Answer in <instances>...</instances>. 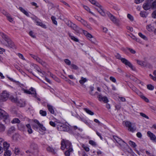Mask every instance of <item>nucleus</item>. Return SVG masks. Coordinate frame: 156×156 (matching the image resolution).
<instances>
[{
  "label": "nucleus",
  "mask_w": 156,
  "mask_h": 156,
  "mask_svg": "<svg viewBox=\"0 0 156 156\" xmlns=\"http://www.w3.org/2000/svg\"><path fill=\"white\" fill-rule=\"evenodd\" d=\"M1 36L5 41V42L3 43L4 45L9 48H16V46L14 43L9 37L3 33H1Z\"/></svg>",
  "instance_id": "f257e3e1"
},
{
  "label": "nucleus",
  "mask_w": 156,
  "mask_h": 156,
  "mask_svg": "<svg viewBox=\"0 0 156 156\" xmlns=\"http://www.w3.org/2000/svg\"><path fill=\"white\" fill-rule=\"evenodd\" d=\"M115 57L117 59L120 60L121 62L126 66H127L130 68L132 70H135V68L133 67L132 64L127 59L121 57L120 55L118 53H117L115 55Z\"/></svg>",
  "instance_id": "f03ea898"
},
{
  "label": "nucleus",
  "mask_w": 156,
  "mask_h": 156,
  "mask_svg": "<svg viewBox=\"0 0 156 156\" xmlns=\"http://www.w3.org/2000/svg\"><path fill=\"white\" fill-rule=\"evenodd\" d=\"M113 137L115 141L119 144V147L121 149L123 150L127 146L128 144L126 143L118 136H114Z\"/></svg>",
  "instance_id": "7ed1b4c3"
},
{
  "label": "nucleus",
  "mask_w": 156,
  "mask_h": 156,
  "mask_svg": "<svg viewBox=\"0 0 156 156\" xmlns=\"http://www.w3.org/2000/svg\"><path fill=\"white\" fill-rule=\"evenodd\" d=\"M61 148L62 150H64L65 149H70L72 148L71 143L69 140L63 139L61 141Z\"/></svg>",
  "instance_id": "20e7f679"
},
{
  "label": "nucleus",
  "mask_w": 156,
  "mask_h": 156,
  "mask_svg": "<svg viewBox=\"0 0 156 156\" xmlns=\"http://www.w3.org/2000/svg\"><path fill=\"white\" fill-rule=\"evenodd\" d=\"M22 90L24 93L31 94L32 96L35 98L37 97V93L35 89L32 87H31L29 90H27L24 89H23Z\"/></svg>",
  "instance_id": "39448f33"
},
{
  "label": "nucleus",
  "mask_w": 156,
  "mask_h": 156,
  "mask_svg": "<svg viewBox=\"0 0 156 156\" xmlns=\"http://www.w3.org/2000/svg\"><path fill=\"white\" fill-rule=\"evenodd\" d=\"M57 128L60 131H66L69 130V128L68 126L60 122H59Z\"/></svg>",
  "instance_id": "423d86ee"
},
{
  "label": "nucleus",
  "mask_w": 156,
  "mask_h": 156,
  "mask_svg": "<svg viewBox=\"0 0 156 156\" xmlns=\"http://www.w3.org/2000/svg\"><path fill=\"white\" fill-rule=\"evenodd\" d=\"M30 55L35 60H36L37 62L41 64V65L43 66H46L47 64L45 62L43 61L42 59H41L40 58L37 56L35 55H34L32 54H30Z\"/></svg>",
  "instance_id": "0eeeda50"
},
{
  "label": "nucleus",
  "mask_w": 156,
  "mask_h": 156,
  "mask_svg": "<svg viewBox=\"0 0 156 156\" xmlns=\"http://www.w3.org/2000/svg\"><path fill=\"white\" fill-rule=\"evenodd\" d=\"M8 114L0 108V118L3 119L4 121L5 122V121L8 119Z\"/></svg>",
  "instance_id": "6e6552de"
},
{
  "label": "nucleus",
  "mask_w": 156,
  "mask_h": 156,
  "mask_svg": "<svg viewBox=\"0 0 156 156\" xmlns=\"http://www.w3.org/2000/svg\"><path fill=\"white\" fill-rule=\"evenodd\" d=\"M83 33L87 38L91 41L93 43H95L96 41L95 39L91 34L86 31H84Z\"/></svg>",
  "instance_id": "1a4fd4ad"
},
{
  "label": "nucleus",
  "mask_w": 156,
  "mask_h": 156,
  "mask_svg": "<svg viewBox=\"0 0 156 156\" xmlns=\"http://www.w3.org/2000/svg\"><path fill=\"white\" fill-rule=\"evenodd\" d=\"M108 16L110 20L115 24L118 25L119 23V20L117 19L115 16L112 14L108 12Z\"/></svg>",
  "instance_id": "9d476101"
},
{
  "label": "nucleus",
  "mask_w": 156,
  "mask_h": 156,
  "mask_svg": "<svg viewBox=\"0 0 156 156\" xmlns=\"http://www.w3.org/2000/svg\"><path fill=\"white\" fill-rule=\"evenodd\" d=\"M126 126L128 128V130L130 131L133 132L136 130V128L135 126H132L131 123L129 122H125Z\"/></svg>",
  "instance_id": "9b49d317"
},
{
  "label": "nucleus",
  "mask_w": 156,
  "mask_h": 156,
  "mask_svg": "<svg viewBox=\"0 0 156 156\" xmlns=\"http://www.w3.org/2000/svg\"><path fill=\"white\" fill-rule=\"evenodd\" d=\"M31 66L34 67V68L37 70V71L38 72L39 74L41 76H43L45 75V72H44L42 71L41 69L39 70L38 66L37 65L33 64Z\"/></svg>",
  "instance_id": "f8f14e48"
},
{
  "label": "nucleus",
  "mask_w": 156,
  "mask_h": 156,
  "mask_svg": "<svg viewBox=\"0 0 156 156\" xmlns=\"http://www.w3.org/2000/svg\"><path fill=\"white\" fill-rule=\"evenodd\" d=\"M137 94L140 96L142 99H144L146 102H148L149 100L145 97L143 94L138 90H136L135 91Z\"/></svg>",
  "instance_id": "ddd939ff"
},
{
  "label": "nucleus",
  "mask_w": 156,
  "mask_h": 156,
  "mask_svg": "<svg viewBox=\"0 0 156 156\" xmlns=\"http://www.w3.org/2000/svg\"><path fill=\"white\" fill-rule=\"evenodd\" d=\"M147 136L149 137L150 139L153 141H156V136L155 135L150 131H148L147 133Z\"/></svg>",
  "instance_id": "4468645a"
},
{
  "label": "nucleus",
  "mask_w": 156,
  "mask_h": 156,
  "mask_svg": "<svg viewBox=\"0 0 156 156\" xmlns=\"http://www.w3.org/2000/svg\"><path fill=\"white\" fill-rule=\"evenodd\" d=\"M35 22L37 23V25L41 27H42L44 28H46L47 27L46 25L41 22L39 21V20L37 18H35L34 19Z\"/></svg>",
  "instance_id": "2eb2a0df"
},
{
  "label": "nucleus",
  "mask_w": 156,
  "mask_h": 156,
  "mask_svg": "<svg viewBox=\"0 0 156 156\" xmlns=\"http://www.w3.org/2000/svg\"><path fill=\"white\" fill-rule=\"evenodd\" d=\"M80 22L84 26L86 27L87 28L90 30L92 29V28L91 27L90 25L89 24H88L87 22L83 19Z\"/></svg>",
  "instance_id": "dca6fc26"
},
{
  "label": "nucleus",
  "mask_w": 156,
  "mask_h": 156,
  "mask_svg": "<svg viewBox=\"0 0 156 156\" xmlns=\"http://www.w3.org/2000/svg\"><path fill=\"white\" fill-rule=\"evenodd\" d=\"M71 28L74 30L76 32L79 33L81 29L75 24L73 23Z\"/></svg>",
  "instance_id": "f3484780"
},
{
  "label": "nucleus",
  "mask_w": 156,
  "mask_h": 156,
  "mask_svg": "<svg viewBox=\"0 0 156 156\" xmlns=\"http://www.w3.org/2000/svg\"><path fill=\"white\" fill-rule=\"evenodd\" d=\"M34 122L36 123L38 126H39V127L43 131H45L46 130V128L45 127H44L43 125L42 124H41L38 121L37 119H35L34 121Z\"/></svg>",
  "instance_id": "a211bd4d"
},
{
  "label": "nucleus",
  "mask_w": 156,
  "mask_h": 156,
  "mask_svg": "<svg viewBox=\"0 0 156 156\" xmlns=\"http://www.w3.org/2000/svg\"><path fill=\"white\" fill-rule=\"evenodd\" d=\"M3 14L6 16L7 19L9 21V22L11 23L14 22L13 19L12 18L9 14L7 13L5 11H4V12L3 13Z\"/></svg>",
  "instance_id": "6ab92c4d"
},
{
  "label": "nucleus",
  "mask_w": 156,
  "mask_h": 156,
  "mask_svg": "<svg viewBox=\"0 0 156 156\" xmlns=\"http://www.w3.org/2000/svg\"><path fill=\"white\" fill-rule=\"evenodd\" d=\"M98 8H96V10L102 16H104L105 15V12L103 11L102 9V6L100 5V6L98 7Z\"/></svg>",
  "instance_id": "aec40b11"
},
{
  "label": "nucleus",
  "mask_w": 156,
  "mask_h": 156,
  "mask_svg": "<svg viewBox=\"0 0 156 156\" xmlns=\"http://www.w3.org/2000/svg\"><path fill=\"white\" fill-rule=\"evenodd\" d=\"M143 7L144 9L146 10L149 9L151 8H152V6L149 3L147 2L144 4Z\"/></svg>",
  "instance_id": "412c9836"
},
{
  "label": "nucleus",
  "mask_w": 156,
  "mask_h": 156,
  "mask_svg": "<svg viewBox=\"0 0 156 156\" xmlns=\"http://www.w3.org/2000/svg\"><path fill=\"white\" fill-rule=\"evenodd\" d=\"M9 96V93L7 92L5 90L2 93V94L1 95V98H3L4 99L8 98Z\"/></svg>",
  "instance_id": "4be33fe9"
},
{
  "label": "nucleus",
  "mask_w": 156,
  "mask_h": 156,
  "mask_svg": "<svg viewBox=\"0 0 156 156\" xmlns=\"http://www.w3.org/2000/svg\"><path fill=\"white\" fill-rule=\"evenodd\" d=\"M68 34L71 40L76 42L79 41L78 39L74 36L72 35L70 33L68 32Z\"/></svg>",
  "instance_id": "5701e85b"
},
{
  "label": "nucleus",
  "mask_w": 156,
  "mask_h": 156,
  "mask_svg": "<svg viewBox=\"0 0 156 156\" xmlns=\"http://www.w3.org/2000/svg\"><path fill=\"white\" fill-rule=\"evenodd\" d=\"M47 107L48 108V109L50 112L52 114H53L54 113V111L53 108V107L51 105L48 104L47 105Z\"/></svg>",
  "instance_id": "b1692460"
},
{
  "label": "nucleus",
  "mask_w": 156,
  "mask_h": 156,
  "mask_svg": "<svg viewBox=\"0 0 156 156\" xmlns=\"http://www.w3.org/2000/svg\"><path fill=\"white\" fill-rule=\"evenodd\" d=\"M136 61L137 63L140 65L143 66H146V62L144 61H142L140 60H136Z\"/></svg>",
  "instance_id": "393cba45"
},
{
  "label": "nucleus",
  "mask_w": 156,
  "mask_h": 156,
  "mask_svg": "<svg viewBox=\"0 0 156 156\" xmlns=\"http://www.w3.org/2000/svg\"><path fill=\"white\" fill-rule=\"evenodd\" d=\"M47 150L48 151L51 152L53 154H55L56 152L55 150L52 147L50 146H48L47 148Z\"/></svg>",
  "instance_id": "a878e982"
},
{
  "label": "nucleus",
  "mask_w": 156,
  "mask_h": 156,
  "mask_svg": "<svg viewBox=\"0 0 156 156\" xmlns=\"http://www.w3.org/2000/svg\"><path fill=\"white\" fill-rule=\"evenodd\" d=\"M30 147L32 149L34 150H37L38 148L37 144L34 143H32L31 144L30 146Z\"/></svg>",
  "instance_id": "bb28decb"
},
{
  "label": "nucleus",
  "mask_w": 156,
  "mask_h": 156,
  "mask_svg": "<svg viewBox=\"0 0 156 156\" xmlns=\"http://www.w3.org/2000/svg\"><path fill=\"white\" fill-rule=\"evenodd\" d=\"M90 2L92 4L96 6L100 7V5L96 1L94 0H89Z\"/></svg>",
  "instance_id": "cd10ccee"
},
{
  "label": "nucleus",
  "mask_w": 156,
  "mask_h": 156,
  "mask_svg": "<svg viewBox=\"0 0 156 156\" xmlns=\"http://www.w3.org/2000/svg\"><path fill=\"white\" fill-rule=\"evenodd\" d=\"M26 126L27 128V132L29 134H31L33 132V131L31 128V126L29 124H27L26 125Z\"/></svg>",
  "instance_id": "c85d7f7f"
},
{
  "label": "nucleus",
  "mask_w": 156,
  "mask_h": 156,
  "mask_svg": "<svg viewBox=\"0 0 156 156\" xmlns=\"http://www.w3.org/2000/svg\"><path fill=\"white\" fill-rule=\"evenodd\" d=\"M59 122L57 121H55V122H54L52 121H51L49 122V124L51 126L55 127L56 126H57Z\"/></svg>",
  "instance_id": "c756f323"
},
{
  "label": "nucleus",
  "mask_w": 156,
  "mask_h": 156,
  "mask_svg": "<svg viewBox=\"0 0 156 156\" xmlns=\"http://www.w3.org/2000/svg\"><path fill=\"white\" fill-rule=\"evenodd\" d=\"M67 151L65 152V154L66 156H69L70 153L73 151V148H70V149H67Z\"/></svg>",
  "instance_id": "7c9ffc66"
},
{
  "label": "nucleus",
  "mask_w": 156,
  "mask_h": 156,
  "mask_svg": "<svg viewBox=\"0 0 156 156\" xmlns=\"http://www.w3.org/2000/svg\"><path fill=\"white\" fill-rule=\"evenodd\" d=\"M84 110L87 113L90 115H93L94 114V113L93 112H92L90 110L86 108H84Z\"/></svg>",
  "instance_id": "2f4dec72"
},
{
  "label": "nucleus",
  "mask_w": 156,
  "mask_h": 156,
  "mask_svg": "<svg viewBox=\"0 0 156 156\" xmlns=\"http://www.w3.org/2000/svg\"><path fill=\"white\" fill-rule=\"evenodd\" d=\"M87 81V79L83 77H81V80L79 81V82L81 84H83Z\"/></svg>",
  "instance_id": "473e14b6"
},
{
  "label": "nucleus",
  "mask_w": 156,
  "mask_h": 156,
  "mask_svg": "<svg viewBox=\"0 0 156 156\" xmlns=\"http://www.w3.org/2000/svg\"><path fill=\"white\" fill-rule=\"evenodd\" d=\"M5 127L4 125L0 123V132H2L4 131L5 130Z\"/></svg>",
  "instance_id": "72a5a7b5"
},
{
  "label": "nucleus",
  "mask_w": 156,
  "mask_h": 156,
  "mask_svg": "<svg viewBox=\"0 0 156 156\" xmlns=\"http://www.w3.org/2000/svg\"><path fill=\"white\" fill-rule=\"evenodd\" d=\"M11 154V153L10 151L6 150V151L5 152L4 156H10Z\"/></svg>",
  "instance_id": "f704fd0d"
},
{
  "label": "nucleus",
  "mask_w": 156,
  "mask_h": 156,
  "mask_svg": "<svg viewBox=\"0 0 156 156\" xmlns=\"http://www.w3.org/2000/svg\"><path fill=\"white\" fill-rule=\"evenodd\" d=\"M129 144L131 147H135L136 146L135 143L131 140L129 141Z\"/></svg>",
  "instance_id": "c9c22d12"
},
{
  "label": "nucleus",
  "mask_w": 156,
  "mask_h": 156,
  "mask_svg": "<svg viewBox=\"0 0 156 156\" xmlns=\"http://www.w3.org/2000/svg\"><path fill=\"white\" fill-rule=\"evenodd\" d=\"M20 122V120L18 118H14L11 121L12 123H19Z\"/></svg>",
  "instance_id": "e433bc0d"
},
{
  "label": "nucleus",
  "mask_w": 156,
  "mask_h": 156,
  "mask_svg": "<svg viewBox=\"0 0 156 156\" xmlns=\"http://www.w3.org/2000/svg\"><path fill=\"white\" fill-rule=\"evenodd\" d=\"M138 35L141 38H143V39H144V40H147V37L144 35H143L141 33H138Z\"/></svg>",
  "instance_id": "4c0bfd02"
},
{
  "label": "nucleus",
  "mask_w": 156,
  "mask_h": 156,
  "mask_svg": "<svg viewBox=\"0 0 156 156\" xmlns=\"http://www.w3.org/2000/svg\"><path fill=\"white\" fill-rule=\"evenodd\" d=\"M82 147L86 151L88 152L90 151L89 148L84 144H83Z\"/></svg>",
  "instance_id": "58836bf2"
},
{
  "label": "nucleus",
  "mask_w": 156,
  "mask_h": 156,
  "mask_svg": "<svg viewBox=\"0 0 156 156\" xmlns=\"http://www.w3.org/2000/svg\"><path fill=\"white\" fill-rule=\"evenodd\" d=\"M15 130V128L13 126L11 127L9 129L8 133L11 134L12 132Z\"/></svg>",
  "instance_id": "ea45409f"
},
{
  "label": "nucleus",
  "mask_w": 156,
  "mask_h": 156,
  "mask_svg": "<svg viewBox=\"0 0 156 156\" xmlns=\"http://www.w3.org/2000/svg\"><path fill=\"white\" fill-rule=\"evenodd\" d=\"M83 7L88 12H89L90 13L92 14H93V13L90 11V9L86 5H83Z\"/></svg>",
  "instance_id": "a19ab883"
},
{
  "label": "nucleus",
  "mask_w": 156,
  "mask_h": 156,
  "mask_svg": "<svg viewBox=\"0 0 156 156\" xmlns=\"http://www.w3.org/2000/svg\"><path fill=\"white\" fill-rule=\"evenodd\" d=\"M9 146V145L6 142H4L3 143V147L5 149L7 150Z\"/></svg>",
  "instance_id": "79ce46f5"
},
{
  "label": "nucleus",
  "mask_w": 156,
  "mask_h": 156,
  "mask_svg": "<svg viewBox=\"0 0 156 156\" xmlns=\"http://www.w3.org/2000/svg\"><path fill=\"white\" fill-rule=\"evenodd\" d=\"M51 18L53 23L55 25H57V22L56 20V18L54 16H53L51 17Z\"/></svg>",
  "instance_id": "37998d69"
},
{
  "label": "nucleus",
  "mask_w": 156,
  "mask_h": 156,
  "mask_svg": "<svg viewBox=\"0 0 156 156\" xmlns=\"http://www.w3.org/2000/svg\"><path fill=\"white\" fill-rule=\"evenodd\" d=\"M147 29L149 31H152L153 30V28L151 25H147Z\"/></svg>",
  "instance_id": "c03bdc74"
},
{
  "label": "nucleus",
  "mask_w": 156,
  "mask_h": 156,
  "mask_svg": "<svg viewBox=\"0 0 156 156\" xmlns=\"http://www.w3.org/2000/svg\"><path fill=\"white\" fill-rule=\"evenodd\" d=\"M128 18L131 21H133L134 20V18L132 16L130 15V14H128L127 15Z\"/></svg>",
  "instance_id": "a18cd8bd"
},
{
  "label": "nucleus",
  "mask_w": 156,
  "mask_h": 156,
  "mask_svg": "<svg viewBox=\"0 0 156 156\" xmlns=\"http://www.w3.org/2000/svg\"><path fill=\"white\" fill-rule=\"evenodd\" d=\"M40 114L43 116H45L46 115V112L45 111L41 110L40 111Z\"/></svg>",
  "instance_id": "49530a36"
},
{
  "label": "nucleus",
  "mask_w": 156,
  "mask_h": 156,
  "mask_svg": "<svg viewBox=\"0 0 156 156\" xmlns=\"http://www.w3.org/2000/svg\"><path fill=\"white\" fill-rule=\"evenodd\" d=\"M147 87L148 89L150 90H152L154 88V87L151 84L147 85Z\"/></svg>",
  "instance_id": "de8ad7c7"
},
{
  "label": "nucleus",
  "mask_w": 156,
  "mask_h": 156,
  "mask_svg": "<svg viewBox=\"0 0 156 156\" xmlns=\"http://www.w3.org/2000/svg\"><path fill=\"white\" fill-rule=\"evenodd\" d=\"M64 61L66 65L69 66L71 65V61L69 59H64Z\"/></svg>",
  "instance_id": "09e8293b"
},
{
  "label": "nucleus",
  "mask_w": 156,
  "mask_h": 156,
  "mask_svg": "<svg viewBox=\"0 0 156 156\" xmlns=\"http://www.w3.org/2000/svg\"><path fill=\"white\" fill-rule=\"evenodd\" d=\"M71 68L74 69H77L78 68V67L76 65L72 64L71 65Z\"/></svg>",
  "instance_id": "8fccbe9b"
},
{
  "label": "nucleus",
  "mask_w": 156,
  "mask_h": 156,
  "mask_svg": "<svg viewBox=\"0 0 156 156\" xmlns=\"http://www.w3.org/2000/svg\"><path fill=\"white\" fill-rule=\"evenodd\" d=\"M105 103H107L108 102V100L106 97H103V99L102 100Z\"/></svg>",
  "instance_id": "3c124183"
},
{
  "label": "nucleus",
  "mask_w": 156,
  "mask_h": 156,
  "mask_svg": "<svg viewBox=\"0 0 156 156\" xmlns=\"http://www.w3.org/2000/svg\"><path fill=\"white\" fill-rule=\"evenodd\" d=\"M89 143L90 144L93 146H96V142L92 140H89Z\"/></svg>",
  "instance_id": "603ef678"
},
{
  "label": "nucleus",
  "mask_w": 156,
  "mask_h": 156,
  "mask_svg": "<svg viewBox=\"0 0 156 156\" xmlns=\"http://www.w3.org/2000/svg\"><path fill=\"white\" fill-rule=\"evenodd\" d=\"M127 49L131 53H132L133 54H135L136 53V51L132 48H127Z\"/></svg>",
  "instance_id": "864d4df0"
},
{
  "label": "nucleus",
  "mask_w": 156,
  "mask_h": 156,
  "mask_svg": "<svg viewBox=\"0 0 156 156\" xmlns=\"http://www.w3.org/2000/svg\"><path fill=\"white\" fill-rule=\"evenodd\" d=\"M17 55L19 57V58H21L22 60H25V59L23 55L20 53H18L17 54Z\"/></svg>",
  "instance_id": "5fc2aeb1"
},
{
  "label": "nucleus",
  "mask_w": 156,
  "mask_h": 156,
  "mask_svg": "<svg viewBox=\"0 0 156 156\" xmlns=\"http://www.w3.org/2000/svg\"><path fill=\"white\" fill-rule=\"evenodd\" d=\"M152 8H156V0L154 1L152 4Z\"/></svg>",
  "instance_id": "6e6d98bb"
},
{
  "label": "nucleus",
  "mask_w": 156,
  "mask_h": 156,
  "mask_svg": "<svg viewBox=\"0 0 156 156\" xmlns=\"http://www.w3.org/2000/svg\"><path fill=\"white\" fill-rule=\"evenodd\" d=\"M140 115L141 116H142L143 117H144L147 119H149L148 117L147 116V115H146L145 114H144L143 113H142V112L140 113Z\"/></svg>",
  "instance_id": "4d7b16f0"
},
{
  "label": "nucleus",
  "mask_w": 156,
  "mask_h": 156,
  "mask_svg": "<svg viewBox=\"0 0 156 156\" xmlns=\"http://www.w3.org/2000/svg\"><path fill=\"white\" fill-rule=\"evenodd\" d=\"M109 79L111 81H112L114 83H116V79L113 77L110 76V77Z\"/></svg>",
  "instance_id": "13d9d810"
},
{
  "label": "nucleus",
  "mask_w": 156,
  "mask_h": 156,
  "mask_svg": "<svg viewBox=\"0 0 156 156\" xmlns=\"http://www.w3.org/2000/svg\"><path fill=\"white\" fill-rule=\"evenodd\" d=\"M29 34L32 37H33V38H35L36 36L35 35L33 34V33L32 31H30V32L29 33Z\"/></svg>",
  "instance_id": "bf43d9fd"
},
{
  "label": "nucleus",
  "mask_w": 156,
  "mask_h": 156,
  "mask_svg": "<svg viewBox=\"0 0 156 156\" xmlns=\"http://www.w3.org/2000/svg\"><path fill=\"white\" fill-rule=\"evenodd\" d=\"M152 16L153 18H156V10H154L152 13Z\"/></svg>",
  "instance_id": "052dcab7"
},
{
  "label": "nucleus",
  "mask_w": 156,
  "mask_h": 156,
  "mask_svg": "<svg viewBox=\"0 0 156 156\" xmlns=\"http://www.w3.org/2000/svg\"><path fill=\"white\" fill-rule=\"evenodd\" d=\"M73 23H72L70 21H68L67 23H66L67 25L69 27H72V25Z\"/></svg>",
  "instance_id": "680f3d73"
},
{
  "label": "nucleus",
  "mask_w": 156,
  "mask_h": 156,
  "mask_svg": "<svg viewBox=\"0 0 156 156\" xmlns=\"http://www.w3.org/2000/svg\"><path fill=\"white\" fill-rule=\"evenodd\" d=\"M75 18L76 20H77L78 21H79L80 22L83 19L81 17H80V16H76L75 17Z\"/></svg>",
  "instance_id": "e2e57ef3"
},
{
  "label": "nucleus",
  "mask_w": 156,
  "mask_h": 156,
  "mask_svg": "<svg viewBox=\"0 0 156 156\" xmlns=\"http://www.w3.org/2000/svg\"><path fill=\"white\" fill-rule=\"evenodd\" d=\"M97 97L98 98V99L100 101H102V100L103 98V97L102 96V95H101L100 94H99L98 95Z\"/></svg>",
  "instance_id": "0e129e2a"
},
{
  "label": "nucleus",
  "mask_w": 156,
  "mask_h": 156,
  "mask_svg": "<svg viewBox=\"0 0 156 156\" xmlns=\"http://www.w3.org/2000/svg\"><path fill=\"white\" fill-rule=\"evenodd\" d=\"M119 99L122 101H126V99L125 98L121 97H119Z\"/></svg>",
  "instance_id": "69168bd1"
},
{
  "label": "nucleus",
  "mask_w": 156,
  "mask_h": 156,
  "mask_svg": "<svg viewBox=\"0 0 156 156\" xmlns=\"http://www.w3.org/2000/svg\"><path fill=\"white\" fill-rule=\"evenodd\" d=\"M14 66L15 68L16 69H17V70H19L20 72L21 71V69H20V68L19 67V66H18L16 64H15L14 65Z\"/></svg>",
  "instance_id": "338daca9"
},
{
  "label": "nucleus",
  "mask_w": 156,
  "mask_h": 156,
  "mask_svg": "<svg viewBox=\"0 0 156 156\" xmlns=\"http://www.w3.org/2000/svg\"><path fill=\"white\" fill-rule=\"evenodd\" d=\"M96 132L97 134L100 137L101 140H102L103 138L101 136V134L97 131H96Z\"/></svg>",
  "instance_id": "774afa93"
}]
</instances>
